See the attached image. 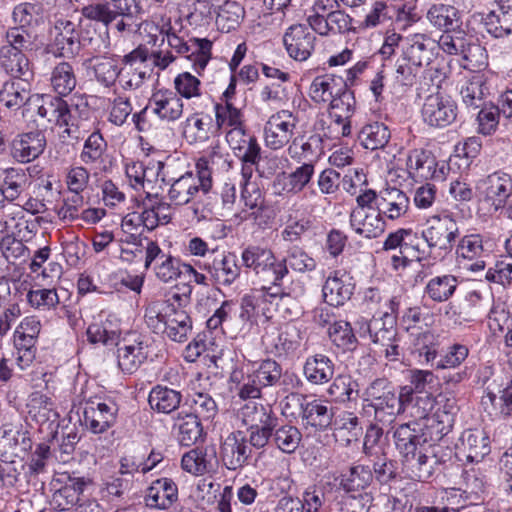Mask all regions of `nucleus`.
<instances>
[{
    "label": "nucleus",
    "mask_w": 512,
    "mask_h": 512,
    "mask_svg": "<svg viewBox=\"0 0 512 512\" xmlns=\"http://www.w3.org/2000/svg\"><path fill=\"white\" fill-rule=\"evenodd\" d=\"M356 203L368 210L378 211L385 220L405 217L410 208V199L406 192L395 186H387L380 191L361 189L356 196Z\"/></svg>",
    "instance_id": "nucleus-6"
},
{
    "label": "nucleus",
    "mask_w": 512,
    "mask_h": 512,
    "mask_svg": "<svg viewBox=\"0 0 512 512\" xmlns=\"http://www.w3.org/2000/svg\"><path fill=\"white\" fill-rule=\"evenodd\" d=\"M145 270L151 269L160 282L169 284L182 276L184 263L178 256L165 252L157 242L145 239Z\"/></svg>",
    "instance_id": "nucleus-8"
},
{
    "label": "nucleus",
    "mask_w": 512,
    "mask_h": 512,
    "mask_svg": "<svg viewBox=\"0 0 512 512\" xmlns=\"http://www.w3.org/2000/svg\"><path fill=\"white\" fill-rule=\"evenodd\" d=\"M425 124L432 128H446L457 120L458 105L449 95L437 92L428 95L421 109Z\"/></svg>",
    "instance_id": "nucleus-11"
},
{
    "label": "nucleus",
    "mask_w": 512,
    "mask_h": 512,
    "mask_svg": "<svg viewBox=\"0 0 512 512\" xmlns=\"http://www.w3.org/2000/svg\"><path fill=\"white\" fill-rule=\"evenodd\" d=\"M220 457L225 468L241 471L252 458L251 446L246 442L244 432L230 433L220 446Z\"/></svg>",
    "instance_id": "nucleus-16"
},
{
    "label": "nucleus",
    "mask_w": 512,
    "mask_h": 512,
    "mask_svg": "<svg viewBox=\"0 0 512 512\" xmlns=\"http://www.w3.org/2000/svg\"><path fill=\"white\" fill-rule=\"evenodd\" d=\"M240 200L246 208L252 210L245 216L246 219L253 220L259 227H263L267 224V221L263 220L262 216L265 211V199L257 183H245L241 185Z\"/></svg>",
    "instance_id": "nucleus-52"
},
{
    "label": "nucleus",
    "mask_w": 512,
    "mask_h": 512,
    "mask_svg": "<svg viewBox=\"0 0 512 512\" xmlns=\"http://www.w3.org/2000/svg\"><path fill=\"white\" fill-rule=\"evenodd\" d=\"M334 373V361L322 353L308 356L303 365V375L313 385L327 384L333 379Z\"/></svg>",
    "instance_id": "nucleus-40"
},
{
    "label": "nucleus",
    "mask_w": 512,
    "mask_h": 512,
    "mask_svg": "<svg viewBox=\"0 0 512 512\" xmlns=\"http://www.w3.org/2000/svg\"><path fill=\"white\" fill-rule=\"evenodd\" d=\"M335 491L333 499L328 505L326 512H364L366 504L370 499L368 493L346 492L344 490Z\"/></svg>",
    "instance_id": "nucleus-54"
},
{
    "label": "nucleus",
    "mask_w": 512,
    "mask_h": 512,
    "mask_svg": "<svg viewBox=\"0 0 512 512\" xmlns=\"http://www.w3.org/2000/svg\"><path fill=\"white\" fill-rule=\"evenodd\" d=\"M189 407L188 413L195 415L200 422L212 421L218 414V405L208 393L196 392L185 400Z\"/></svg>",
    "instance_id": "nucleus-58"
},
{
    "label": "nucleus",
    "mask_w": 512,
    "mask_h": 512,
    "mask_svg": "<svg viewBox=\"0 0 512 512\" xmlns=\"http://www.w3.org/2000/svg\"><path fill=\"white\" fill-rule=\"evenodd\" d=\"M107 141L100 131H93L84 141L80 161L86 167H100L105 163Z\"/></svg>",
    "instance_id": "nucleus-51"
},
{
    "label": "nucleus",
    "mask_w": 512,
    "mask_h": 512,
    "mask_svg": "<svg viewBox=\"0 0 512 512\" xmlns=\"http://www.w3.org/2000/svg\"><path fill=\"white\" fill-rule=\"evenodd\" d=\"M403 470L406 476L415 481L427 482L435 473L438 459L435 455H428L427 448L402 458Z\"/></svg>",
    "instance_id": "nucleus-37"
},
{
    "label": "nucleus",
    "mask_w": 512,
    "mask_h": 512,
    "mask_svg": "<svg viewBox=\"0 0 512 512\" xmlns=\"http://www.w3.org/2000/svg\"><path fill=\"white\" fill-rule=\"evenodd\" d=\"M409 176L416 182L445 179V166L438 167V161L431 151L413 149L409 151L406 161Z\"/></svg>",
    "instance_id": "nucleus-15"
},
{
    "label": "nucleus",
    "mask_w": 512,
    "mask_h": 512,
    "mask_svg": "<svg viewBox=\"0 0 512 512\" xmlns=\"http://www.w3.org/2000/svg\"><path fill=\"white\" fill-rule=\"evenodd\" d=\"M91 483L89 477L80 476L76 472L59 474L52 481L55 489L52 495V504L59 511L69 510L74 506L81 508L83 492Z\"/></svg>",
    "instance_id": "nucleus-10"
},
{
    "label": "nucleus",
    "mask_w": 512,
    "mask_h": 512,
    "mask_svg": "<svg viewBox=\"0 0 512 512\" xmlns=\"http://www.w3.org/2000/svg\"><path fill=\"white\" fill-rule=\"evenodd\" d=\"M13 25L35 31L44 22V8L40 2H20L11 12Z\"/></svg>",
    "instance_id": "nucleus-46"
},
{
    "label": "nucleus",
    "mask_w": 512,
    "mask_h": 512,
    "mask_svg": "<svg viewBox=\"0 0 512 512\" xmlns=\"http://www.w3.org/2000/svg\"><path fill=\"white\" fill-rule=\"evenodd\" d=\"M36 97L40 101L37 105V115L59 128H64L61 138L79 141L89 131L87 122L91 120L92 110L86 95L75 94L69 103L59 96L50 94Z\"/></svg>",
    "instance_id": "nucleus-3"
},
{
    "label": "nucleus",
    "mask_w": 512,
    "mask_h": 512,
    "mask_svg": "<svg viewBox=\"0 0 512 512\" xmlns=\"http://www.w3.org/2000/svg\"><path fill=\"white\" fill-rule=\"evenodd\" d=\"M209 162L207 157H201L195 165L196 174L190 171L178 178H171L167 181V184L170 185L168 196L174 204L185 205L197 193L202 192L206 195L211 191L213 181Z\"/></svg>",
    "instance_id": "nucleus-7"
},
{
    "label": "nucleus",
    "mask_w": 512,
    "mask_h": 512,
    "mask_svg": "<svg viewBox=\"0 0 512 512\" xmlns=\"http://www.w3.org/2000/svg\"><path fill=\"white\" fill-rule=\"evenodd\" d=\"M298 117L289 110H280L271 115L264 126L266 146L278 150L288 144L294 135Z\"/></svg>",
    "instance_id": "nucleus-14"
},
{
    "label": "nucleus",
    "mask_w": 512,
    "mask_h": 512,
    "mask_svg": "<svg viewBox=\"0 0 512 512\" xmlns=\"http://www.w3.org/2000/svg\"><path fill=\"white\" fill-rule=\"evenodd\" d=\"M373 482V472L370 465L354 464L347 473L341 474L339 489L346 492L364 493Z\"/></svg>",
    "instance_id": "nucleus-49"
},
{
    "label": "nucleus",
    "mask_w": 512,
    "mask_h": 512,
    "mask_svg": "<svg viewBox=\"0 0 512 512\" xmlns=\"http://www.w3.org/2000/svg\"><path fill=\"white\" fill-rule=\"evenodd\" d=\"M187 291L182 294L174 293L171 299L163 302L158 311L150 309L145 317L149 326L154 320L164 326L163 334L171 341L186 342L192 332V319L185 309L181 307L184 300H189L192 287L185 285Z\"/></svg>",
    "instance_id": "nucleus-4"
},
{
    "label": "nucleus",
    "mask_w": 512,
    "mask_h": 512,
    "mask_svg": "<svg viewBox=\"0 0 512 512\" xmlns=\"http://www.w3.org/2000/svg\"><path fill=\"white\" fill-rule=\"evenodd\" d=\"M38 94H31L29 82H23L20 79H8L0 88V103L3 109L16 113L28 102L34 101L38 105Z\"/></svg>",
    "instance_id": "nucleus-27"
},
{
    "label": "nucleus",
    "mask_w": 512,
    "mask_h": 512,
    "mask_svg": "<svg viewBox=\"0 0 512 512\" xmlns=\"http://www.w3.org/2000/svg\"><path fill=\"white\" fill-rule=\"evenodd\" d=\"M437 43L430 36L423 33H415L404 39L402 56L413 63L414 66H427L434 57Z\"/></svg>",
    "instance_id": "nucleus-26"
},
{
    "label": "nucleus",
    "mask_w": 512,
    "mask_h": 512,
    "mask_svg": "<svg viewBox=\"0 0 512 512\" xmlns=\"http://www.w3.org/2000/svg\"><path fill=\"white\" fill-rule=\"evenodd\" d=\"M328 336L331 342L343 352H352L359 344L351 324L344 320L334 321L328 328Z\"/></svg>",
    "instance_id": "nucleus-61"
},
{
    "label": "nucleus",
    "mask_w": 512,
    "mask_h": 512,
    "mask_svg": "<svg viewBox=\"0 0 512 512\" xmlns=\"http://www.w3.org/2000/svg\"><path fill=\"white\" fill-rule=\"evenodd\" d=\"M240 259L242 268L253 273L264 289L275 290V295H288L295 299L305 295L306 288L302 281H296L292 286H284L289 269L284 260H278L271 248L248 244L241 249Z\"/></svg>",
    "instance_id": "nucleus-2"
},
{
    "label": "nucleus",
    "mask_w": 512,
    "mask_h": 512,
    "mask_svg": "<svg viewBox=\"0 0 512 512\" xmlns=\"http://www.w3.org/2000/svg\"><path fill=\"white\" fill-rule=\"evenodd\" d=\"M239 416L244 426L275 431L279 424V417L271 406H264L255 402L245 404L240 409Z\"/></svg>",
    "instance_id": "nucleus-38"
},
{
    "label": "nucleus",
    "mask_w": 512,
    "mask_h": 512,
    "mask_svg": "<svg viewBox=\"0 0 512 512\" xmlns=\"http://www.w3.org/2000/svg\"><path fill=\"white\" fill-rule=\"evenodd\" d=\"M299 416L302 423L311 426L317 431L327 430L334 418V408L328 405V402L322 399H308L306 395H301Z\"/></svg>",
    "instance_id": "nucleus-22"
},
{
    "label": "nucleus",
    "mask_w": 512,
    "mask_h": 512,
    "mask_svg": "<svg viewBox=\"0 0 512 512\" xmlns=\"http://www.w3.org/2000/svg\"><path fill=\"white\" fill-rule=\"evenodd\" d=\"M245 9L237 1L227 0L219 7L216 24L222 32H230L239 27L244 19Z\"/></svg>",
    "instance_id": "nucleus-62"
},
{
    "label": "nucleus",
    "mask_w": 512,
    "mask_h": 512,
    "mask_svg": "<svg viewBox=\"0 0 512 512\" xmlns=\"http://www.w3.org/2000/svg\"><path fill=\"white\" fill-rule=\"evenodd\" d=\"M276 294L275 290L264 289V286L256 291L253 294L245 295L241 300V308L243 312L241 313V317L244 316V313L253 315H257L262 313L265 317H270L267 312L269 308L267 304H272L276 299H282L284 297H289L288 295H274Z\"/></svg>",
    "instance_id": "nucleus-55"
},
{
    "label": "nucleus",
    "mask_w": 512,
    "mask_h": 512,
    "mask_svg": "<svg viewBox=\"0 0 512 512\" xmlns=\"http://www.w3.org/2000/svg\"><path fill=\"white\" fill-rule=\"evenodd\" d=\"M393 439L401 458L419 453L420 450L429 446L418 420H412L397 426L393 433Z\"/></svg>",
    "instance_id": "nucleus-23"
},
{
    "label": "nucleus",
    "mask_w": 512,
    "mask_h": 512,
    "mask_svg": "<svg viewBox=\"0 0 512 512\" xmlns=\"http://www.w3.org/2000/svg\"><path fill=\"white\" fill-rule=\"evenodd\" d=\"M50 34L51 42L48 44V51L54 56L70 58L79 53L78 31L72 21L57 20Z\"/></svg>",
    "instance_id": "nucleus-17"
},
{
    "label": "nucleus",
    "mask_w": 512,
    "mask_h": 512,
    "mask_svg": "<svg viewBox=\"0 0 512 512\" xmlns=\"http://www.w3.org/2000/svg\"><path fill=\"white\" fill-rule=\"evenodd\" d=\"M92 66L95 79L104 87H111L115 84L121 74V67L118 65V56H98L93 59Z\"/></svg>",
    "instance_id": "nucleus-59"
},
{
    "label": "nucleus",
    "mask_w": 512,
    "mask_h": 512,
    "mask_svg": "<svg viewBox=\"0 0 512 512\" xmlns=\"http://www.w3.org/2000/svg\"><path fill=\"white\" fill-rule=\"evenodd\" d=\"M302 331L293 323L283 325L272 344L278 356H287L296 352L302 343Z\"/></svg>",
    "instance_id": "nucleus-56"
},
{
    "label": "nucleus",
    "mask_w": 512,
    "mask_h": 512,
    "mask_svg": "<svg viewBox=\"0 0 512 512\" xmlns=\"http://www.w3.org/2000/svg\"><path fill=\"white\" fill-rule=\"evenodd\" d=\"M241 268L235 252H223L204 266L213 283L220 287H231L240 278Z\"/></svg>",
    "instance_id": "nucleus-21"
},
{
    "label": "nucleus",
    "mask_w": 512,
    "mask_h": 512,
    "mask_svg": "<svg viewBox=\"0 0 512 512\" xmlns=\"http://www.w3.org/2000/svg\"><path fill=\"white\" fill-rule=\"evenodd\" d=\"M429 23L443 34L451 33L463 25L461 12L453 5L436 3L426 13Z\"/></svg>",
    "instance_id": "nucleus-39"
},
{
    "label": "nucleus",
    "mask_w": 512,
    "mask_h": 512,
    "mask_svg": "<svg viewBox=\"0 0 512 512\" xmlns=\"http://www.w3.org/2000/svg\"><path fill=\"white\" fill-rule=\"evenodd\" d=\"M118 410L110 397L89 399L84 406L83 423L94 434L104 433L115 424Z\"/></svg>",
    "instance_id": "nucleus-12"
},
{
    "label": "nucleus",
    "mask_w": 512,
    "mask_h": 512,
    "mask_svg": "<svg viewBox=\"0 0 512 512\" xmlns=\"http://www.w3.org/2000/svg\"><path fill=\"white\" fill-rule=\"evenodd\" d=\"M212 46V41L207 38L193 37L185 41L177 53L190 60L193 70L201 76L211 59Z\"/></svg>",
    "instance_id": "nucleus-42"
},
{
    "label": "nucleus",
    "mask_w": 512,
    "mask_h": 512,
    "mask_svg": "<svg viewBox=\"0 0 512 512\" xmlns=\"http://www.w3.org/2000/svg\"><path fill=\"white\" fill-rule=\"evenodd\" d=\"M355 290L353 277L343 270L332 271L322 287L324 301L331 307L344 305Z\"/></svg>",
    "instance_id": "nucleus-20"
},
{
    "label": "nucleus",
    "mask_w": 512,
    "mask_h": 512,
    "mask_svg": "<svg viewBox=\"0 0 512 512\" xmlns=\"http://www.w3.org/2000/svg\"><path fill=\"white\" fill-rule=\"evenodd\" d=\"M365 325L374 344H389L398 338L395 317L387 311L382 312L380 316L374 315Z\"/></svg>",
    "instance_id": "nucleus-47"
},
{
    "label": "nucleus",
    "mask_w": 512,
    "mask_h": 512,
    "mask_svg": "<svg viewBox=\"0 0 512 512\" xmlns=\"http://www.w3.org/2000/svg\"><path fill=\"white\" fill-rule=\"evenodd\" d=\"M480 187L485 198L492 202L496 209L503 207L512 195V179L507 173L497 171L481 180Z\"/></svg>",
    "instance_id": "nucleus-36"
},
{
    "label": "nucleus",
    "mask_w": 512,
    "mask_h": 512,
    "mask_svg": "<svg viewBox=\"0 0 512 512\" xmlns=\"http://www.w3.org/2000/svg\"><path fill=\"white\" fill-rule=\"evenodd\" d=\"M458 280L451 274H444L430 278L425 287L423 297L435 303L448 301L456 292Z\"/></svg>",
    "instance_id": "nucleus-50"
},
{
    "label": "nucleus",
    "mask_w": 512,
    "mask_h": 512,
    "mask_svg": "<svg viewBox=\"0 0 512 512\" xmlns=\"http://www.w3.org/2000/svg\"><path fill=\"white\" fill-rule=\"evenodd\" d=\"M51 86L56 92V96L61 98L68 96L76 87L77 78L72 64L69 62H60L52 70Z\"/></svg>",
    "instance_id": "nucleus-57"
},
{
    "label": "nucleus",
    "mask_w": 512,
    "mask_h": 512,
    "mask_svg": "<svg viewBox=\"0 0 512 512\" xmlns=\"http://www.w3.org/2000/svg\"><path fill=\"white\" fill-rule=\"evenodd\" d=\"M0 68L10 79L29 82L34 77L30 60L25 52L4 45L0 46Z\"/></svg>",
    "instance_id": "nucleus-34"
},
{
    "label": "nucleus",
    "mask_w": 512,
    "mask_h": 512,
    "mask_svg": "<svg viewBox=\"0 0 512 512\" xmlns=\"http://www.w3.org/2000/svg\"><path fill=\"white\" fill-rule=\"evenodd\" d=\"M347 86L341 76L325 74L315 77L309 89L311 99L316 103L329 102Z\"/></svg>",
    "instance_id": "nucleus-44"
},
{
    "label": "nucleus",
    "mask_w": 512,
    "mask_h": 512,
    "mask_svg": "<svg viewBox=\"0 0 512 512\" xmlns=\"http://www.w3.org/2000/svg\"><path fill=\"white\" fill-rule=\"evenodd\" d=\"M372 462L373 480L380 485H388L398 478L397 462L389 458L386 453L376 452L369 457Z\"/></svg>",
    "instance_id": "nucleus-64"
},
{
    "label": "nucleus",
    "mask_w": 512,
    "mask_h": 512,
    "mask_svg": "<svg viewBox=\"0 0 512 512\" xmlns=\"http://www.w3.org/2000/svg\"><path fill=\"white\" fill-rule=\"evenodd\" d=\"M172 434L181 446L190 447L204 436L202 423L186 410L172 417Z\"/></svg>",
    "instance_id": "nucleus-33"
},
{
    "label": "nucleus",
    "mask_w": 512,
    "mask_h": 512,
    "mask_svg": "<svg viewBox=\"0 0 512 512\" xmlns=\"http://www.w3.org/2000/svg\"><path fill=\"white\" fill-rule=\"evenodd\" d=\"M349 225L356 234L367 239L381 236L386 229V221L378 211L358 205L350 213Z\"/></svg>",
    "instance_id": "nucleus-24"
},
{
    "label": "nucleus",
    "mask_w": 512,
    "mask_h": 512,
    "mask_svg": "<svg viewBox=\"0 0 512 512\" xmlns=\"http://www.w3.org/2000/svg\"><path fill=\"white\" fill-rule=\"evenodd\" d=\"M178 500V487L171 478H159L151 483L144 495L150 509L166 510Z\"/></svg>",
    "instance_id": "nucleus-35"
},
{
    "label": "nucleus",
    "mask_w": 512,
    "mask_h": 512,
    "mask_svg": "<svg viewBox=\"0 0 512 512\" xmlns=\"http://www.w3.org/2000/svg\"><path fill=\"white\" fill-rule=\"evenodd\" d=\"M418 423L423 428L429 447L446 436L454 426V420H452L451 415L437 414L435 412L424 420H418Z\"/></svg>",
    "instance_id": "nucleus-53"
},
{
    "label": "nucleus",
    "mask_w": 512,
    "mask_h": 512,
    "mask_svg": "<svg viewBox=\"0 0 512 512\" xmlns=\"http://www.w3.org/2000/svg\"><path fill=\"white\" fill-rule=\"evenodd\" d=\"M317 37L306 24L290 25L282 36L288 56L297 62L308 60L315 50Z\"/></svg>",
    "instance_id": "nucleus-13"
},
{
    "label": "nucleus",
    "mask_w": 512,
    "mask_h": 512,
    "mask_svg": "<svg viewBox=\"0 0 512 512\" xmlns=\"http://www.w3.org/2000/svg\"><path fill=\"white\" fill-rule=\"evenodd\" d=\"M217 464L215 446H197L186 452L181 459L182 469L195 476L213 472Z\"/></svg>",
    "instance_id": "nucleus-32"
},
{
    "label": "nucleus",
    "mask_w": 512,
    "mask_h": 512,
    "mask_svg": "<svg viewBox=\"0 0 512 512\" xmlns=\"http://www.w3.org/2000/svg\"><path fill=\"white\" fill-rule=\"evenodd\" d=\"M436 377L430 370L411 369L408 371L406 385L400 387L401 399L404 403H411L413 395L432 394Z\"/></svg>",
    "instance_id": "nucleus-43"
},
{
    "label": "nucleus",
    "mask_w": 512,
    "mask_h": 512,
    "mask_svg": "<svg viewBox=\"0 0 512 512\" xmlns=\"http://www.w3.org/2000/svg\"><path fill=\"white\" fill-rule=\"evenodd\" d=\"M486 31L494 38H505L512 34V4L496 0L490 11L482 17Z\"/></svg>",
    "instance_id": "nucleus-29"
},
{
    "label": "nucleus",
    "mask_w": 512,
    "mask_h": 512,
    "mask_svg": "<svg viewBox=\"0 0 512 512\" xmlns=\"http://www.w3.org/2000/svg\"><path fill=\"white\" fill-rule=\"evenodd\" d=\"M390 137L389 128L381 122L367 124L359 132V139L362 145L370 150L384 148L389 142Z\"/></svg>",
    "instance_id": "nucleus-63"
},
{
    "label": "nucleus",
    "mask_w": 512,
    "mask_h": 512,
    "mask_svg": "<svg viewBox=\"0 0 512 512\" xmlns=\"http://www.w3.org/2000/svg\"><path fill=\"white\" fill-rule=\"evenodd\" d=\"M183 107L182 99L174 91L164 88L153 91L146 105L147 110L165 122L180 119Z\"/></svg>",
    "instance_id": "nucleus-19"
},
{
    "label": "nucleus",
    "mask_w": 512,
    "mask_h": 512,
    "mask_svg": "<svg viewBox=\"0 0 512 512\" xmlns=\"http://www.w3.org/2000/svg\"><path fill=\"white\" fill-rule=\"evenodd\" d=\"M357 382L348 374L333 376L332 382L327 389V394L335 403H346L356 400L358 396Z\"/></svg>",
    "instance_id": "nucleus-60"
},
{
    "label": "nucleus",
    "mask_w": 512,
    "mask_h": 512,
    "mask_svg": "<svg viewBox=\"0 0 512 512\" xmlns=\"http://www.w3.org/2000/svg\"><path fill=\"white\" fill-rule=\"evenodd\" d=\"M407 405L401 399V393L396 392L389 394L383 398H379L364 405V409L370 408L374 412V419L382 424H390L397 415L402 414V407Z\"/></svg>",
    "instance_id": "nucleus-48"
},
{
    "label": "nucleus",
    "mask_w": 512,
    "mask_h": 512,
    "mask_svg": "<svg viewBox=\"0 0 512 512\" xmlns=\"http://www.w3.org/2000/svg\"><path fill=\"white\" fill-rule=\"evenodd\" d=\"M117 364L125 374H133L147 360L150 353V344L142 336L137 337L133 343L116 344Z\"/></svg>",
    "instance_id": "nucleus-25"
},
{
    "label": "nucleus",
    "mask_w": 512,
    "mask_h": 512,
    "mask_svg": "<svg viewBox=\"0 0 512 512\" xmlns=\"http://www.w3.org/2000/svg\"><path fill=\"white\" fill-rule=\"evenodd\" d=\"M462 446L470 462H480L490 451V438L483 429H468L462 433Z\"/></svg>",
    "instance_id": "nucleus-45"
},
{
    "label": "nucleus",
    "mask_w": 512,
    "mask_h": 512,
    "mask_svg": "<svg viewBox=\"0 0 512 512\" xmlns=\"http://www.w3.org/2000/svg\"><path fill=\"white\" fill-rule=\"evenodd\" d=\"M487 244L488 242H485L480 234H467L459 239L454 248L458 258L474 260L469 269L478 272L484 270L486 266L484 258L488 257L491 251Z\"/></svg>",
    "instance_id": "nucleus-30"
},
{
    "label": "nucleus",
    "mask_w": 512,
    "mask_h": 512,
    "mask_svg": "<svg viewBox=\"0 0 512 512\" xmlns=\"http://www.w3.org/2000/svg\"><path fill=\"white\" fill-rule=\"evenodd\" d=\"M314 173L315 165L312 162H305L290 173L280 172L273 179V193L278 196L298 194L310 183Z\"/></svg>",
    "instance_id": "nucleus-18"
},
{
    "label": "nucleus",
    "mask_w": 512,
    "mask_h": 512,
    "mask_svg": "<svg viewBox=\"0 0 512 512\" xmlns=\"http://www.w3.org/2000/svg\"><path fill=\"white\" fill-rule=\"evenodd\" d=\"M183 400L181 391L166 385L157 384L149 392L148 403L150 408L159 414L170 415L176 412Z\"/></svg>",
    "instance_id": "nucleus-41"
},
{
    "label": "nucleus",
    "mask_w": 512,
    "mask_h": 512,
    "mask_svg": "<svg viewBox=\"0 0 512 512\" xmlns=\"http://www.w3.org/2000/svg\"><path fill=\"white\" fill-rule=\"evenodd\" d=\"M83 18L102 24L106 28L119 17H133L131 2L133 0H76Z\"/></svg>",
    "instance_id": "nucleus-9"
},
{
    "label": "nucleus",
    "mask_w": 512,
    "mask_h": 512,
    "mask_svg": "<svg viewBox=\"0 0 512 512\" xmlns=\"http://www.w3.org/2000/svg\"><path fill=\"white\" fill-rule=\"evenodd\" d=\"M293 380L300 384V379L294 373L283 372L282 365L276 360L258 361L246 353H243V363L235 367L229 377L242 400L261 398L264 390L286 386Z\"/></svg>",
    "instance_id": "nucleus-1"
},
{
    "label": "nucleus",
    "mask_w": 512,
    "mask_h": 512,
    "mask_svg": "<svg viewBox=\"0 0 512 512\" xmlns=\"http://www.w3.org/2000/svg\"><path fill=\"white\" fill-rule=\"evenodd\" d=\"M491 78L487 73L478 71L461 84L459 93L467 108L475 110L484 106L485 98L491 93Z\"/></svg>",
    "instance_id": "nucleus-28"
},
{
    "label": "nucleus",
    "mask_w": 512,
    "mask_h": 512,
    "mask_svg": "<svg viewBox=\"0 0 512 512\" xmlns=\"http://www.w3.org/2000/svg\"><path fill=\"white\" fill-rule=\"evenodd\" d=\"M46 138L40 131L23 133L11 143V156L19 163H29L38 158L45 150Z\"/></svg>",
    "instance_id": "nucleus-31"
},
{
    "label": "nucleus",
    "mask_w": 512,
    "mask_h": 512,
    "mask_svg": "<svg viewBox=\"0 0 512 512\" xmlns=\"http://www.w3.org/2000/svg\"><path fill=\"white\" fill-rule=\"evenodd\" d=\"M422 239L433 259H444L455 247L460 237V228L454 213L443 211L426 220Z\"/></svg>",
    "instance_id": "nucleus-5"
}]
</instances>
